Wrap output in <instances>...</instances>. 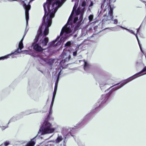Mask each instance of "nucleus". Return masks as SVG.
<instances>
[{
    "label": "nucleus",
    "mask_w": 146,
    "mask_h": 146,
    "mask_svg": "<svg viewBox=\"0 0 146 146\" xmlns=\"http://www.w3.org/2000/svg\"><path fill=\"white\" fill-rule=\"evenodd\" d=\"M15 118L14 117H13L10 120L9 122L12 121H14L16 120Z\"/></svg>",
    "instance_id": "a878e982"
},
{
    "label": "nucleus",
    "mask_w": 146,
    "mask_h": 146,
    "mask_svg": "<svg viewBox=\"0 0 146 146\" xmlns=\"http://www.w3.org/2000/svg\"><path fill=\"white\" fill-rule=\"evenodd\" d=\"M71 44V42L70 41H68L65 44V46L66 47H68Z\"/></svg>",
    "instance_id": "4be33fe9"
},
{
    "label": "nucleus",
    "mask_w": 146,
    "mask_h": 146,
    "mask_svg": "<svg viewBox=\"0 0 146 146\" xmlns=\"http://www.w3.org/2000/svg\"><path fill=\"white\" fill-rule=\"evenodd\" d=\"M113 21H114V23L115 24H117L118 23V21L117 20V19H115L114 20H113V19L112 20Z\"/></svg>",
    "instance_id": "c85d7f7f"
},
{
    "label": "nucleus",
    "mask_w": 146,
    "mask_h": 146,
    "mask_svg": "<svg viewBox=\"0 0 146 146\" xmlns=\"http://www.w3.org/2000/svg\"><path fill=\"white\" fill-rule=\"evenodd\" d=\"M52 105H51L48 119L44 120L42 126L40 127L38 132V135H41L51 133L54 132L55 129V128L52 127V124L48 121V120L49 119L50 116L52 113Z\"/></svg>",
    "instance_id": "7ed1b4c3"
},
{
    "label": "nucleus",
    "mask_w": 146,
    "mask_h": 146,
    "mask_svg": "<svg viewBox=\"0 0 146 146\" xmlns=\"http://www.w3.org/2000/svg\"><path fill=\"white\" fill-rule=\"evenodd\" d=\"M82 125V123H80L78 125V126H76L77 128H73L72 130H70V129L67 127H63L62 129V133L63 134L64 136L65 139L68 138L70 136L73 137V132L75 129L80 127Z\"/></svg>",
    "instance_id": "39448f33"
},
{
    "label": "nucleus",
    "mask_w": 146,
    "mask_h": 146,
    "mask_svg": "<svg viewBox=\"0 0 146 146\" xmlns=\"http://www.w3.org/2000/svg\"><path fill=\"white\" fill-rule=\"evenodd\" d=\"M55 96L53 95L52 101L51 105H53Z\"/></svg>",
    "instance_id": "bb28decb"
},
{
    "label": "nucleus",
    "mask_w": 146,
    "mask_h": 146,
    "mask_svg": "<svg viewBox=\"0 0 146 146\" xmlns=\"http://www.w3.org/2000/svg\"><path fill=\"white\" fill-rule=\"evenodd\" d=\"M93 18V15H90L88 17V19L90 22H91L92 21Z\"/></svg>",
    "instance_id": "412c9836"
},
{
    "label": "nucleus",
    "mask_w": 146,
    "mask_h": 146,
    "mask_svg": "<svg viewBox=\"0 0 146 146\" xmlns=\"http://www.w3.org/2000/svg\"><path fill=\"white\" fill-rule=\"evenodd\" d=\"M40 63L42 65H44L47 64L50 65L54 63L53 59H48L46 58V56H42L39 58V59Z\"/></svg>",
    "instance_id": "9d476101"
},
{
    "label": "nucleus",
    "mask_w": 146,
    "mask_h": 146,
    "mask_svg": "<svg viewBox=\"0 0 146 146\" xmlns=\"http://www.w3.org/2000/svg\"><path fill=\"white\" fill-rule=\"evenodd\" d=\"M77 50H76L75 51L73 52V55L74 56H76L77 53Z\"/></svg>",
    "instance_id": "cd10ccee"
},
{
    "label": "nucleus",
    "mask_w": 146,
    "mask_h": 146,
    "mask_svg": "<svg viewBox=\"0 0 146 146\" xmlns=\"http://www.w3.org/2000/svg\"><path fill=\"white\" fill-rule=\"evenodd\" d=\"M75 13L76 15L74 18L73 23L75 24L76 29H77L83 22L84 10L78 8L75 11Z\"/></svg>",
    "instance_id": "20e7f679"
},
{
    "label": "nucleus",
    "mask_w": 146,
    "mask_h": 146,
    "mask_svg": "<svg viewBox=\"0 0 146 146\" xmlns=\"http://www.w3.org/2000/svg\"><path fill=\"white\" fill-rule=\"evenodd\" d=\"M78 2L76 1L73 7L72 11L70 16L67 24L62 28L60 33V36L61 37L60 40L56 43L58 40L60 36H58L56 39L49 44L50 46H54L56 45L57 46L60 45L62 43H63L66 40L67 38L70 35L69 33L71 32L72 27V23L71 22L72 18L74 12L78 5Z\"/></svg>",
    "instance_id": "f03ea898"
},
{
    "label": "nucleus",
    "mask_w": 146,
    "mask_h": 146,
    "mask_svg": "<svg viewBox=\"0 0 146 146\" xmlns=\"http://www.w3.org/2000/svg\"><path fill=\"white\" fill-rule=\"evenodd\" d=\"M57 89V87L54 86V90L53 93V95L55 96Z\"/></svg>",
    "instance_id": "393cba45"
},
{
    "label": "nucleus",
    "mask_w": 146,
    "mask_h": 146,
    "mask_svg": "<svg viewBox=\"0 0 146 146\" xmlns=\"http://www.w3.org/2000/svg\"><path fill=\"white\" fill-rule=\"evenodd\" d=\"M112 93V91L109 92L106 94L102 95L100 98L98 102L100 106L101 104H104L108 103L110 100V98Z\"/></svg>",
    "instance_id": "1a4fd4ad"
},
{
    "label": "nucleus",
    "mask_w": 146,
    "mask_h": 146,
    "mask_svg": "<svg viewBox=\"0 0 146 146\" xmlns=\"http://www.w3.org/2000/svg\"><path fill=\"white\" fill-rule=\"evenodd\" d=\"M84 69L86 71H88L90 68V66L87 62L84 61Z\"/></svg>",
    "instance_id": "2eb2a0df"
},
{
    "label": "nucleus",
    "mask_w": 146,
    "mask_h": 146,
    "mask_svg": "<svg viewBox=\"0 0 146 146\" xmlns=\"http://www.w3.org/2000/svg\"><path fill=\"white\" fill-rule=\"evenodd\" d=\"M14 54H13L12 55H11L10 56H11V57L12 58H14L15 57H16L14 55Z\"/></svg>",
    "instance_id": "7c9ffc66"
},
{
    "label": "nucleus",
    "mask_w": 146,
    "mask_h": 146,
    "mask_svg": "<svg viewBox=\"0 0 146 146\" xmlns=\"http://www.w3.org/2000/svg\"><path fill=\"white\" fill-rule=\"evenodd\" d=\"M3 127L4 128H3V129H5L7 127Z\"/></svg>",
    "instance_id": "473e14b6"
},
{
    "label": "nucleus",
    "mask_w": 146,
    "mask_h": 146,
    "mask_svg": "<svg viewBox=\"0 0 146 146\" xmlns=\"http://www.w3.org/2000/svg\"><path fill=\"white\" fill-rule=\"evenodd\" d=\"M62 139V136H58L57 139L55 140V142L56 143H58L61 141Z\"/></svg>",
    "instance_id": "dca6fc26"
},
{
    "label": "nucleus",
    "mask_w": 146,
    "mask_h": 146,
    "mask_svg": "<svg viewBox=\"0 0 146 146\" xmlns=\"http://www.w3.org/2000/svg\"><path fill=\"white\" fill-rule=\"evenodd\" d=\"M75 1V0H72V1L73 2Z\"/></svg>",
    "instance_id": "f704fd0d"
},
{
    "label": "nucleus",
    "mask_w": 146,
    "mask_h": 146,
    "mask_svg": "<svg viewBox=\"0 0 146 146\" xmlns=\"http://www.w3.org/2000/svg\"><path fill=\"white\" fill-rule=\"evenodd\" d=\"M48 41V37H46L44 38L43 40H42L39 45L38 44L34 43L33 44L32 46L33 47L34 49L36 51H40L42 50H43L45 49L48 47H47L43 49L42 48L41 46H42V47L46 46Z\"/></svg>",
    "instance_id": "0eeeda50"
},
{
    "label": "nucleus",
    "mask_w": 146,
    "mask_h": 146,
    "mask_svg": "<svg viewBox=\"0 0 146 146\" xmlns=\"http://www.w3.org/2000/svg\"><path fill=\"white\" fill-rule=\"evenodd\" d=\"M137 42H138V44H139V47H140V50H141V51L143 54H144V52H143V49H142V48L141 45L140 44V42L139 41V40L138 37H137Z\"/></svg>",
    "instance_id": "a211bd4d"
},
{
    "label": "nucleus",
    "mask_w": 146,
    "mask_h": 146,
    "mask_svg": "<svg viewBox=\"0 0 146 146\" xmlns=\"http://www.w3.org/2000/svg\"><path fill=\"white\" fill-rule=\"evenodd\" d=\"M60 72H61L60 71L58 73V76L57 77V79L55 83V86H56L57 87L58 84V81H59V76H60V75L61 74H60Z\"/></svg>",
    "instance_id": "f3484780"
},
{
    "label": "nucleus",
    "mask_w": 146,
    "mask_h": 146,
    "mask_svg": "<svg viewBox=\"0 0 146 146\" xmlns=\"http://www.w3.org/2000/svg\"><path fill=\"white\" fill-rule=\"evenodd\" d=\"M107 0L108 1H109V4H110V3H112V2H115V1H116V0ZM106 1V0H104V4L103 5V4H102V5H101L102 7L103 6L104 7V4Z\"/></svg>",
    "instance_id": "6ab92c4d"
},
{
    "label": "nucleus",
    "mask_w": 146,
    "mask_h": 146,
    "mask_svg": "<svg viewBox=\"0 0 146 146\" xmlns=\"http://www.w3.org/2000/svg\"><path fill=\"white\" fill-rule=\"evenodd\" d=\"M139 28L137 29V33H138V31H139Z\"/></svg>",
    "instance_id": "72a5a7b5"
},
{
    "label": "nucleus",
    "mask_w": 146,
    "mask_h": 146,
    "mask_svg": "<svg viewBox=\"0 0 146 146\" xmlns=\"http://www.w3.org/2000/svg\"><path fill=\"white\" fill-rule=\"evenodd\" d=\"M27 31H26V30L25 31V35L23 36V37L22 38V39L20 41V42H19V48L18 49H19V50L20 51H21V50L23 48V40L24 38V36H25V35H26L27 32Z\"/></svg>",
    "instance_id": "ddd939ff"
},
{
    "label": "nucleus",
    "mask_w": 146,
    "mask_h": 146,
    "mask_svg": "<svg viewBox=\"0 0 146 146\" xmlns=\"http://www.w3.org/2000/svg\"><path fill=\"white\" fill-rule=\"evenodd\" d=\"M21 51V52H22L23 54H30L28 50H22Z\"/></svg>",
    "instance_id": "aec40b11"
},
{
    "label": "nucleus",
    "mask_w": 146,
    "mask_h": 146,
    "mask_svg": "<svg viewBox=\"0 0 146 146\" xmlns=\"http://www.w3.org/2000/svg\"><path fill=\"white\" fill-rule=\"evenodd\" d=\"M108 11L106 12L105 15H104L103 18L102 22L104 23H111V21L113 18V9L110 6H108Z\"/></svg>",
    "instance_id": "423d86ee"
},
{
    "label": "nucleus",
    "mask_w": 146,
    "mask_h": 146,
    "mask_svg": "<svg viewBox=\"0 0 146 146\" xmlns=\"http://www.w3.org/2000/svg\"><path fill=\"white\" fill-rule=\"evenodd\" d=\"M143 2H145V1H143Z\"/></svg>",
    "instance_id": "c9c22d12"
},
{
    "label": "nucleus",
    "mask_w": 146,
    "mask_h": 146,
    "mask_svg": "<svg viewBox=\"0 0 146 146\" xmlns=\"http://www.w3.org/2000/svg\"><path fill=\"white\" fill-rule=\"evenodd\" d=\"M62 60L60 62V64L62 65L66 62L68 61L70 58V53L69 51L64 52L62 53Z\"/></svg>",
    "instance_id": "9b49d317"
},
{
    "label": "nucleus",
    "mask_w": 146,
    "mask_h": 146,
    "mask_svg": "<svg viewBox=\"0 0 146 146\" xmlns=\"http://www.w3.org/2000/svg\"><path fill=\"white\" fill-rule=\"evenodd\" d=\"M117 27H121V28H122V29H125L126 31H128L129 32V33H130L134 34V35H135L136 38H137V34L136 33V34L135 33H134V32L132 30H130V29H127L126 28H125L123 27L122 26H120V25H117L115 27V28L116 29H117Z\"/></svg>",
    "instance_id": "4468645a"
},
{
    "label": "nucleus",
    "mask_w": 146,
    "mask_h": 146,
    "mask_svg": "<svg viewBox=\"0 0 146 146\" xmlns=\"http://www.w3.org/2000/svg\"><path fill=\"white\" fill-rule=\"evenodd\" d=\"M106 84H103L102 83H100V86L102 90L103 89V87H104Z\"/></svg>",
    "instance_id": "b1692460"
},
{
    "label": "nucleus",
    "mask_w": 146,
    "mask_h": 146,
    "mask_svg": "<svg viewBox=\"0 0 146 146\" xmlns=\"http://www.w3.org/2000/svg\"><path fill=\"white\" fill-rule=\"evenodd\" d=\"M137 78V74L124 80L121 84H118L114 85L112 91L116 90L123 86L124 85Z\"/></svg>",
    "instance_id": "6e6552de"
},
{
    "label": "nucleus",
    "mask_w": 146,
    "mask_h": 146,
    "mask_svg": "<svg viewBox=\"0 0 146 146\" xmlns=\"http://www.w3.org/2000/svg\"><path fill=\"white\" fill-rule=\"evenodd\" d=\"M10 143L9 141H6L3 144L5 146H7L10 144Z\"/></svg>",
    "instance_id": "5701e85b"
},
{
    "label": "nucleus",
    "mask_w": 146,
    "mask_h": 146,
    "mask_svg": "<svg viewBox=\"0 0 146 146\" xmlns=\"http://www.w3.org/2000/svg\"><path fill=\"white\" fill-rule=\"evenodd\" d=\"M21 52V51L19 50V49H17L14 52L11 53V54H9L7 55H6L4 56H2L0 57V60H4L5 59H7L8 58H9V56L11 55H12L13 54L14 55H17L19 53Z\"/></svg>",
    "instance_id": "f8f14e48"
},
{
    "label": "nucleus",
    "mask_w": 146,
    "mask_h": 146,
    "mask_svg": "<svg viewBox=\"0 0 146 146\" xmlns=\"http://www.w3.org/2000/svg\"><path fill=\"white\" fill-rule=\"evenodd\" d=\"M109 29L110 30H113V28H112V27H111V28H109Z\"/></svg>",
    "instance_id": "2f4dec72"
},
{
    "label": "nucleus",
    "mask_w": 146,
    "mask_h": 146,
    "mask_svg": "<svg viewBox=\"0 0 146 146\" xmlns=\"http://www.w3.org/2000/svg\"><path fill=\"white\" fill-rule=\"evenodd\" d=\"M48 2L44 4L43 7L45 12L43 17L42 26L40 27L36 37V40H38L44 34V36L48 34V28L51 25L52 19L58 8L60 7L64 0H47Z\"/></svg>",
    "instance_id": "f257e3e1"
},
{
    "label": "nucleus",
    "mask_w": 146,
    "mask_h": 146,
    "mask_svg": "<svg viewBox=\"0 0 146 146\" xmlns=\"http://www.w3.org/2000/svg\"><path fill=\"white\" fill-rule=\"evenodd\" d=\"M86 3L85 2H83L82 3V6L83 7H84L86 5Z\"/></svg>",
    "instance_id": "c756f323"
}]
</instances>
